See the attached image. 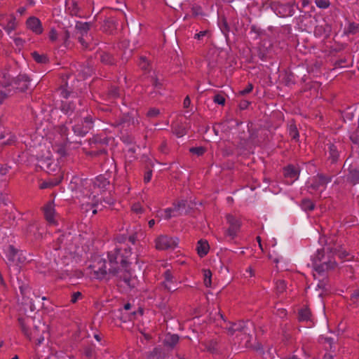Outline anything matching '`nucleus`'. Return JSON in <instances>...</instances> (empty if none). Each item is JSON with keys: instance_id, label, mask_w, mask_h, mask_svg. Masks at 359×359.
I'll use <instances>...</instances> for the list:
<instances>
[{"instance_id": "c9c22d12", "label": "nucleus", "mask_w": 359, "mask_h": 359, "mask_svg": "<svg viewBox=\"0 0 359 359\" xmlns=\"http://www.w3.org/2000/svg\"><path fill=\"white\" fill-rule=\"evenodd\" d=\"M90 154L93 156H103L104 158L105 159V163L104 165H105L107 163H110L111 167H113L114 169H116V165L114 163V161L113 159H109L107 156V151L106 149H100L96 151H92L90 152Z\"/></svg>"}, {"instance_id": "ddd939ff", "label": "nucleus", "mask_w": 359, "mask_h": 359, "mask_svg": "<svg viewBox=\"0 0 359 359\" xmlns=\"http://www.w3.org/2000/svg\"><path fill=\"white\" fill-rule=\"evenodd\" d=\"M187 201L181 200L172 203V207L164 210L165 219H170L172 217H177L182 214L187 206Z\"/></svg>"}, {"instance_id": "2f4dec72", "label": "nucleus", "mask_w": 359, "mask_h": 359, "mask_svg": "<svg viewBox=\"0 0 359 359\" xmlns=\"http://www.w3.org/2000/svg\"><path fill=\"white\" fill-rule=\"evenodd\" d=\"M349 139L353 144V149L355 150L359 157V126L350 133Z\"/></svg>"}, {"instance_id": "3c124183", "label": "nucleus", "mask_w": 359, "mask_h": 359, "mask_svg": "<svg viewBox=\"0 0 359 359\" xmlns=\"http://www.w3.org/2000/svg\"><path fill=\"white\" fill-rule=\"evenodd\" d=\"M333 250H336V253H334V257L338 256V257L341 259H348V257L349 256V253L341 248L337 249L335 248H332Z\"/></svg>"}, {"instance_id": "4be33fe9", "label": "nucleus", "mask_w": 359, "mask_h": 359, "mask_svg": "<svg viewBox=\"0 0 359 359\" xmlns=\"http://www.w3.org/2000/svg\"><path fill=\"white\" fill-rule=\"evenodd\" d=\"M327 146V152H328V160L330 161L331 163H335L338 161L340 156V151L339 150V147L340 144H335L333 143H328Z\"/></svg>"}, {"instance_id": "5fc2aeb1", "label": "nucleus", "mask_w": 359, "mask_h": 359, "mask_svg": "<svg viewBox=\"0 0 359 359\" xmlns=\"http://www.w3.org/2000/svg\"><path fill=\"white\" fill-rule=\"evenodd\" d=\"M285 81L287 86L294 84L296 83V78L294 74L292 72L287 74L285 78Z\"/></svg>"}, {"instance_id": "9b49d317", "label": "nucleus", "mask_w": 359, "mask_h": 359, "mask_svg": "<svg viewBox=\"0 0 359 359\" xmlns=\"http://www.w3.org/2000/svg\"><path fill=\"white\" fill-rule=\"evenodd\" d=\"M226 221L229 224V227L225 231L224 234L225 236H229L231 240H233L240 231L241 222L232 215H226Z\"/></svg>"}, {"instance_id": "79ce46f5", "label": "nucleus", "mask_w": 359, "mask_h": 359, "mask_svg": "<svg viewBox=\"0 0 359 359\" xmlns=\"http://www.w3.org/2000/svg\"><path fill=\"white\" fill-rule=\"evenodd\" d=\"M172 133L176 135L177 137H182L187 134L186 128L180 124H177L172 127Z\"/></svg>"}, {"instance_id": "a211bd4d", "label": "nucleus", "mask_w": 359, "mask_h": 359, "mask_svg": "<svg viewBox=\"0 0 359 359\" xmlns=\"http://www.w3.org/2000/svg\"><path fill=\"white\" fill-rule=\"evenodd\" d=\"M43 214L45 219L48 224L51 225L57 224V222L55 219V210L53 202H48L43 207Z\"/></svg>"}, {"instance_id": "f3484780", "label": "nucleus", "mask_w": 359, "mask_h": 359, "mask_svg": "<svg viewBox=\"0 0 359 359\" xmlns=\"http://www.w3.org/2000/svg\"><path fill=\"white\" fill-rule=\"evenodd\" d=\"M26 26L27 29H30L35 34L39 35L43 33V29L40 20L34 16L27 18L26 20Z\"/></svg>"}, {"instance_id": "6ab92c4d", "label": "nucleus", "mask_w": 359, "mask_h": 359, "mask_svg": "<svg viewBox=\"0 0 359 359\" xmlns=\"http://www.w3.org/2000/svg\"><path fill=\"white\" fill-rule=\"evenodd\" d=\"M347 181L352 185L359 184V165L357 161L352 163L348 168Z\"/></svg>"}, {"instance_id": "5701e85b", "label": "nucleus", "mask_w": 359, "mask_h": 359, "mask_svg": "<svg viewBox=\"0 0 359 359\" xmlns=\"http://www.w3.org/2000/svg\"><path fill=\"white\" fill-rule=\"evenodd\" d=\"M180 341V336L177 334L168 333L163 341V346L168 350H173Z\"/></svg>"}, {"instance_id": "aec40b11", "label": "nucleus", "mask_w": 359, "mask_h": 359, "mask_svg": "<svg viewBox=\"0 0 359 359\" xmlns=\"http://www.w3.org/2000/svg\"><path fill=\"white\" fill-rule=\"evenodd\" d=\"M314 35L316 37H324L325 39H328L332 32V26L324 22L321 25H318L314 28Z\"/></svg>"}, {"instance_id": "774afa93", "label": "nucleus", "mask_w": 359, "mask_h": 359, "mask_svg": "<svg viewBox=\"0 0 359 359\" xmlns=\"http://www.w3.org/2000/svg\"><path fill=\"white\" fill-rule=\"evenodd\" d=\"M48 38L51 41H55L57 39V32L55 28H52L48 34Z\"/></svg>"}, {"instance_id": "6e6552de", "label": "nucleus", "mask_w": 359, "mask_h": 359, "mask_svg": "<svg viewBox=\"0 0 359 359\" xmlns=\"http://www.w3.org/2000/svg\"><path fill=\"white\" fill-rule=\"evenodd\" d=\"M271 8L280 18H287L292 16L295 13L296 8L298 9L299 6L295 3H273L271 5Z\"/></svg>"}, {"instance_id": "de8ad7c7", "label": "nucleus", "mask_w": 359, "mask_h": 359, "mask_svg": "<svg viewBox=\"0 0 359 359\" xmlns=\"http://www.w3.org/2000/svg\"><path fill=\"white\" fill-rule=\"evenodd\" d=\"M250 33L254 35V36H253L254 39H257L262 34H264V31L262 30L260 27H257V25H252L250 26Z\"/></svg>"}, {"instance_id": "dca6fc26", "label": "nucleus", "mask_w": 359, "mask_h": 359, "mask_svg": "<svg viewBox=\"0 0 359 359\" xmlns=\"http://www.w3.org/2000/svg\"><path fill=\"white\" fill-rule=\"evenodd\" d=\"M300 174V170L298 167L289 164L283 168V175L285 178L290 180V184L293 183L298 180Z\"/></svg>"}, {"instance_id": "052dcab7", "label": "nucleus", "mask_w": 359, "mask_h": 359, "mask_svg": "<svg viewBox=\"0 0 359 359\" xmlns=\"http://www.w3.org/2000/svg\"><path fill=\"white\" fill-rule=\"evenodd\" d=\"M257 56L262 61H266L269 58L267 50L262 48H259Z\"/></svg>"}, {"instance_id": "69168bd1", "label": "nucleus", "mask_w": 359, "mask_h": 359, "mask_svg": "<svg viewBox=\"0 0 359 359\" xmlns=\"http://www.w3.org/2000/svg\"><path fill=\"white\" fill-rule=\"evenodd\" d=\"M136 314H137V312L135 311H133L130 312V313H128L127 316H123L122 317H121V320L123 322H126L128 320H133L135 318Z\"/></svg>"}, {"instance_id": "412c9836", "label": "nucleus", "mask_w": 359, "mask_h": 359, "mask_svg": "<svg viewBox=\"0 0 359 359\" xmlns=\"http://www.w3.org/2000/svg\"><path fill=\"white\" fill-rule=\"evenodd\" d=\"M169 354L161 346H156L147 355V359H166Z\"/></svg>"}, {"instance_id": "cd10ccee", "label": "nucleus", "mask_w": 359, "mask_h": 359, "mask_svg": "<svg viewBox=\"0 0 359 359\" xmlns=\"http://www.w3.org/2000/svg\"><path fill=\"white\" fill-rule=\"evenodd\" d=\"M66 9L72 16L80 15V8L77 1L75 0H68L66 1Z\"/></svg>"}, {"instance_id": "bb28decb", "label": "nucleus", "mask_w": 359, "mask_h": 359, "mask_svg": "<svg viewBox=\"0 0 359 359\" xmlns=\"http://www.w3.org/2000/svg\"><path fill=\"white\" fill-rule=\"evenodd\" d=\"M210 245L206 240L201 239L197 242L196 250L200 257H203L208 253Z\"/></svg>"}, {"instance_id": "864d4df0", "label": "nucleus", "mask_w": 359, "mask_h": 359, "mask_svg": "<svg viewBox=\"0 0 359 359\" xmlns=\"http://www.w3.org/2000/svg\"><path fill=\"white\" fill-rule=\"evenodd\" d=\"M316 6L321 9H326L330 6V0H315Z\"/></svg>"}, {"instance_id": "4d7b16f0", "label": "nucleus", "mask_w": 359, "mask_h": 359, "mask_svg": "<svg viewBox=\"0 0 359 359\" xmlns=\"http://www.w3.org/2000/svg\"><path fill=\"white\" fill-rule=\"evenodd\" d=\"M160 114V110L158 108H150L147 113V116L149 118H156Z\"/></svg>"}, {"instance_id": "f03ea898", "label": "nucleus", "mask_w": 359, "mask_h": 359, "mask_svg": "<svg viewBox=\"0 0 359 359\" xmlns=\"http://www.w3.org/2000/svg\"><path fill=\"white\" fill-rule=\"evenodd\" d=\"M132 249L130 247L115 248L107 252L109 263V273L118 276L123 269H128L131 262L130 257Z\"/></svg>"}, {"instance_id": "680f3d73", "label": "nucleus", "mask_w": 359, "mask_h": 359, "mask_svg": "<svg viewBox=\"0 0 359 359\" xmlns=\"http://www.w3.org/2000/svg\"><path fill=\"white\" fill-rule=\"evenodd\" d=\"M131 210L137 215L142 214L144 209L140 203H135L131 207Z\"/></svg>"}, {"instance_id": "e433bc0d", "label": "nucleus", "mask_w": 359, "mask_h": 359, "mask_svg": "<svg viewBox=\"0 0 359 359\" xmlns=\"http://www.w3.org/2000/svg\"><path fill=\"white\" fill-rule=\"evenodd\" d=\"M358 32H359V23L354 22H348L344 29V34L347 36L355 35Z\"/></svg>"}, {"instance_id": "c03bdc74", "label": "nucleus", "mask_w": 359, "mask_h": 359, "mask_svg": "<svg viewBox=\"0 0 359 359\" xmlns=\"http://www.w3.org/2000/svg\"><path fill=\"white\" fill-rule=\"evenodd\" d=\"M107 95L110 99H116L121 96V90L119 87L111 86L109 88Z\"/></svg>"}, {"instance_id": "c756f323", "label": "nucleus", "mask_w": 359, "mask_h": 359, "mask_svg": "<svg viewBox=\"0 0 359 359\" xmlns=\"http://www.w3.org/2000/svg\"><path fill=\"white\" fill-rule=\"evenodd\" d=\"M102 28L104 32L111 34L115 29H116V22L115 19L112 18L106 19L104 21Z\"/></svg>"}, {"instance_id": "13d9d810", "label": "nucleus", "mask_w": 359, "mask_h": 359, "mask_svg": "<svg viewBox=\"0 0 359 359\" xmlns=\"http://www.w3.org/2000/svg\"><path fill=\"white\" fill-rule=\"evenodd\" d=\"M192 15L194 17L203 15V9L201 6L193 5L191 7Z\"/></svg>"}, {"instance_id": "7c9ffc66", "label": "nucleus", "mask_w": 359, "mask_h": 359, "mask_svg": "<svg viewBox=\"0 0 359 359\" xmlns=\"http://www.w3.org/2000/svg\"><path fill=\"white\" fill-rule=\"evenodd\" d=\"M14 94V90L8 84L0 88V105L3 104L5 100Z\"/></svg>"}, {"instance_id": "7ed1b4c3", "label": "nucleus", "mask_w": 359, "mask_h": 359, "mask_svg": "<svg viewBox=\"0 0 359 359\" xmlns=\"http://www.w3.org/2000/svg\"><path fill=\"white\" fill-rule=\"evenodd\" d=\"M18 320L22 332L29 340H34L38 346L43 343L44 330H41L39 326L34 324V320L32 318L19 317Z\"/></svg>"}, {"instance_id": "6e6d98bb", "label": "nucleus", "mask_w": 359, "mask_h": 359, "mask_svg": "<svg viewBox=\"0 0 359 359\" xmlns=\"http://www.w3.org/2000/svg\"><path fill=\"white\" fill-rule=\"evenodd\" d=\"M350 300L354 304H359V288L351 293Z\"/></svg>"}, {"instance_id": "f257e3e1", "label": "nucleus", "mask_w": 359, "mask_h": 359, "mask_svg": "<svg viewBox=\"0 0 359 359\" xmlns=\"http://www.w3.org/2000/svg\"><path fill=\"white\" fill-rule=\"evenodd\" d=\"M336 250L327 248L318 249L316 252L311 256V266L313 270L320 276H325V274L334 269L337 263L334 257Z\"/></svg>"}, {"instance_id": "37998d69", "label": "nucleus", "mask_w": 359, "mask_h": 359, "mask_svg": "<svg viewBox=\"0 0 359 359\" xmlns=\"http://www.w3.org/2000/svg\"><path fill=\"white\" fill-rule=\"evenodd\" d=\"M76 29L81 32V34L83 36L86 34L90 27L89 22H77L75 26Z\"/></svg>"}, {"instance_id": "ea45409f", "label": "nucleus", "mask_w": 359, "mask_h": 359, "mask_svg": "<svg viewBox=\"0 0 359 359\" xmlns=\"http://www.w3.org/2000/svg\"><path fill=\"white\" fill-rule=\"evenodd\" d=\"M287 131L291 138L296 142L299 141V133L294 121H292L287 126Z\"/></svg>"}, {"instance_id": "c85d7f7f", "label": "nucleus", "mask_w": 359, "mask_h": 359, "mask_svg": "<svg viewBox=\"0 0 359 359\" xmlns=\"http://www.w3.org/2000/svg\"><path fill=\"white\" fill-rule=\"evenodd\" d=\"M39 227L35 223H29L25 229L27 236L33 237L35 239L40 238L41 234L38 232Z\"/></svg>"}, {"instance_id": "f8f14e48", "label": "nucleus", "mask_w": 359, "mask_h": 359, "mask_svg": "<svg viewBox=\"0 0 359 359\" xmlns=\"http://www.w3.org/2000/svg\"><path fill=\"white\" fill-rule=\"evenodd\" d=\"M30 79L25 74H19L8 86L14 90V93L17 92H25L29 87Z\"/></svg>"}, {"instance_id": "39448f33", "label": "nucleus", "mask_w": 359, "mask_h": 359, "mask_svg": "<svg viewBox=\"0 0 359 359\" xmlns=\"http://www.w3.org/2000/svg\"><path fill=\"white\" fill-rule=\"evenodd\" d=\"M72 119L74 124L72 126V129L74 135L84 137L93 128L96 117L87 114L81 119L76 120L75 117Z\"/></svg>"}, {"instance_id": "f704fd0d", "label": "nucleus", "mask_w": 359, "mask_h": 359, "mask_svg": "<svg viewBox=\"0 0 359 359\" xmlns=\"http://www.w3.org/2000/svg\"><path fill=\"white\" fill-rule=\"evenodd\" d=\"M62 180V177L60 175L59 177L54 178V179H50L47 181H44L42 183L40 184L39 188L41 189L51 188L55 186L58 185Z\"/></svg>"}, {"instance_id": "4c0bfd02", "label": "nucleus", "mask_w": 359, "mask_h": 359, "mask_svg": "<svg viewBox=\"0 0 359 359\" xmlns=\"http://www.w3.org/2000/svg\"><path fill=\"white\" fill-rule=\"evenodd\" d=\"M15 20L16 18L14 15H11L6 25H3L1 23L0 25L8 34H10L16 29Z\"/></svg>"}, {"instance_id": "473e14b6", "label": "nucleus", "mask_w": 359, "mask_h": 359, "mask_svg": "<svg viewBox=\"0 0 359 359\" xmlns=\"http://www.w3.org/2000/svg\"><path fill=\"white\" fill-rule=\"evenodd\" d=\"M100 60L102 63L106 65H114L116 62L114 57L107 52H101L100 53Z\"/></svg>"}, {"instance_id": "9d476101", "label": "nucleus", "mask_w": 359, "mask_h": 359, "mask_svg": "<svg viewBox=\"0 0 359 359\" xmlns=\"http://www.w3.org/2000/svg\"><path fill=\"white\" fill-rule=\"evenodd\" d=\"M156 248L159 250H174L179 243L177 237H171L167 235H161L155 240Z\"/></svg>"}, {"instance_id": "09e8293b", "label": "nucleus", "mask_w": 359, "mask_h": 359, "mask_svg": "<svg viewBox=\"0 0 359 359\" xmlns=\"http://www.w3.org/2000/svg\"><path fill=\"white\" fill-rule=\"evenodd\" d=\"M219 28H220L222 32L223 33V34H224V36L227 40L229 38V33L230 32V27H229L228 22L225 18H223L222 20V21L219 24Z\"/></svg>"}, {"instance_id": "b1692460", "label": "nucleus", "mask_w": 359, "mask_h": 359, "mask_svg": "<svg viewBox=\"0 0 359 359\" xmlns=\"http://www.w3.org/2000/svg\"><path fill=\"white\" fill-rule=\"evenodd\" d=\"M164 280L161 283V285L168 292H172L171 285H175L176 280L170 269H167L163 273Z\"/></svg>"}, {"instance_id": "603ef678", "label": "nucleus", "mask_w": 359, "mask_h": 359, "mask_svg": "<svg viewBox=\"0 0 359 359\" xmlns=\"http://www.w3.org/2000/svg\"><path fill=\"white\" fill-rule=\"evenodd\" d=\"M189 152L196 155L197 156H201L205 154V148L203 147H191L189 149Z\"/></svg>"}, {"instance_id": "a878e982", "label": "nucleus", "mask_w": 359, "mask_h": 359, "mask_svg": "<svg viewBox=\"0 0 359 359\" xmlns=\"http://www.w3.org/2000/svg\"><path fill=\"white\" fill-rule=\"evenodd\" d=\"M16 136L8 130H4L0 134L2 145H11L16 142Z\"/></svg>"}, {"instance_id": "58836bf2", "label": "nucleus", "mask_w": 359, "mask_h": 359, "mask_svg": "<svg viewBox=\"0 0 359 359\" xmlns=\"http://www.w3.org/2000/svg\"><path fill=\"white\" fill-rule=\"evenodd\" d=\"M230 326L226 327L228 332L230 335H233L236 332H243L245 329V324L243 322L238 323H229Z\"/></svg>"}, {"instance_id": "0eeeda50", "label": "nucleus", "mask_w": 359, "mask_h": 359, "mask_svg": "<svg viewBox=\"0 0 359 359\" xmlns=\"http://www.w3.org/2000/svg\"><path fill=\"white\" fill-rule=\"evenodd\" d=\"M91 269L90 273L95 279L103 280L109 272V269L107 268L106 260L101 257H96L93 259L92 264L89 266Z\"/></svg>"}, {"instance_id": "393cba45", "label": "nucleus", "mask_w": 359, "mask_h": 359, "mask_svg": "<svg viewBox=\"0 0 359 359\" xmlns=\"http://www.w3.org/2000/svg\"><path fill=\"white\" fill-rule=\"evenodd\" d=\"M313 316L311 310L308 307H304L298 311V320L302 323H313Z\"/></svg>"}, {"instance_id": "1a4fd4ad", "label": "nucleus", "mask_w": 359, "mask_h": 359, "mask_svg": "<svg viewBox=\"0 0 359 359\" xmlns=\"http://www.w3.org/2000/svg\"><path fill=\"white\" fill-rule=\"evenodd\" d=\"M4 253L10 264H22L26 259V258L22 256V252L20 251L13 245L4 246Z\"/></svg>"}, {"instance_id": "423d86ee", "label": "nucleus", "mask_w": 359, "mask_h": 359, "mask_svg": "<svg viewBox=\"0 0 359 359\" xmlns=\"http://www.w3.org/2000/svg\"><path fill=\"white\" fill-rule=\"evenodd\" d=\"M332 176L323 173H317L307 182V188L311 194L319 192L321 194L327 188V184L332 182Z\"/></svg>"}, {"instance_id": "4468645a", "label": "nucleus", "mask_w": 359, "mask_h": 359, "mask_svg": "<svg viewBox=\"0 0 359 359\" xmlns=\"http://www.w3.org/2000/svg\"><path fill=\"white\" fill-rule=\"evenodd\" d=\"M105 169V173L97 176L93 182L94 186L101 189H105L110 184V178L111 177V171L110 168H106L103 165V170Z\"/></svg>"}, {"instance_id": "49530a36", "label": "nucleus", "mask_w": 359, "mask_h": 359, "mask_svg": "<svg viewBox=\"0 0 359 359\" xmlns=\"http://www.w3.org/2000/svg\"><path fill=\"white\" fill-rule=\"evenodd\" d=\"M32 58L35 62L39 64H46L48 62V58L45 54H39L36 51L32 53Z\"/></svg>"}, {"instance_id": "e2e57ef3", "label": "nucleus", "mask_w": 359, "mask_h": 359, "mask_svg": "<svg viewBox=\"0 0 359 359\" xmlns=\"http://www.w3.org/2000/svg\"><path fill=\"white\" fill-rule=\"evenodd\" d=\"M94 353H95V350L91 346H86L83 349L84 355L88 358H92L93 356Z\"/></svg>"}, {"instance_id": "2eb2a0df", "label": "nucleus", "mask_w": 359, "mask_h": 359, "mask_svg": "<svg viewBox=\"0 0 359 359\" xmlns=\"http://www.w3.org/2000/svg\"><path fill=\"white\" fill-rule=\"evenodd\" d=\"M117 276L119 277L120 281L123 282L129 289H133L137 286V278L132 276L128 269H123Z\"/></svg>"}, {"instance_id": "bf43d9fd", "label": "nucleus", "mask_w": 359, "mask_h": 359, "mask_svg": "<svg viewBox=\"0 0 359 359\" xmlns=\"http://www.w3.org/2000/svg\"><path fill=\"white\" fill-rule=\"evenodd\" d=\"M136 152V149L135 147H131L128 149L126 156L128 158L129 161H133L136 159V156H135Z\"/></svg>"}, {"instance_id": "a19ab883", "label": "nucleus", "mask_w": 359, "mask_h": 359, "mask_svg": "<svg viewBox=\"0 0 359 359\" xmlns=\"http://www.w3.org/2000/svg\"><path fill=\"white\" fill-rule=\"evenodd\" d=\"M300 206L305 212H311L315 209V203L309 198H304L302 200Z\"/></svg>"}, {"instance_id": "0e129e2a", "label": "nucleus", "mask_w": 359, "mask_h": 359, "mask_svg": "<svg viewBox=\"0 0 359 359\" xmlns=\"http://www.w3.org/2000/svg\"><path fill=\"white\" fill-rule=\"evenodd\" d=\"M213 101H214V102H215L218 104L224 105L225 103V98L223 95H222L220 94H217L214 96Z\"/></svg>"}, {"instance_id": "20e7f679", "label": "nucleus", "mask_w": 359, "mask_h": 359, "mask_svg": "<svg viewBox=\"0 0 359 359\" xmlns=\"http://www.w3.org/2000/svg\"><path fill=\"white\" fill-rule=\"evenodd\" d=\"M62 100L60 106L61 111L68 116L75 112L77 105H83V100L76 95V93L69 90L67 86H62L58 89Z\"/></svg>"}, {"instance_id": "72a5a7b5", "label": "nucleus", "mask_w": 359, "mask_h": 359, "mask_svg": "<svg viewBox=\"0 0 359 359\" xmlns=\"http://www.w3.org/2000/svg\"><path fill=\"white\" fill-rule=\"evenodd\" d=\"M73 124V119L69 118V120L66 121V122L59 126L58 132L62 136L65 137L67 142H71L68 135L69 133V129L68 125H72Z\"/></svg>"}, {"instance_id": "a18cd8bd", "label": "nucleus", "mask_w": 359, "mask_h": 359, "mask_svg": "<svg viewBox=\"0 0 359 359\" xmlns=\"http://www.w3.org/2000/svg\"><path fill=\"white\" fill-rule=\"evenodd\" d=\"M287 288L286 282L284 280H277L275 282V290L277 294H283Z\"/></svg>"}, {"instance_id": "338daca9", "label": "nucleus", "mask_w": 359, "mask_h": 359, "mask_svg": "<svg viewBox=\"0 0 359 359\" xmlns=\"http://www.w3.org/2000/svg\"><path fill=\"white\" fill-rule=\"evenodd\" d=\"M252 89H253V85L251 83H248V85L246 86V87L245 88H243V90H241L239 93L241 95H245L250 93V92H252Z\"/></svg>"}, {"instance_id": "8fccbe9b", "label": "nucleus", "mask_w": 359, "mask_h": 359, "mask_svg": "<svg viewBox=\"0 0 359 359\" xmlns=\"http://www.w3.org/2000/svg\"><path fill=\"white\" fill-rule=\"evenodd\" d=\"M320 339L323 344L328 345V346H326L327 349H329L331 351H334L335 346H334V340L333 338L327 337H322L320 338Z\"/></svg>"}]
</instances>
